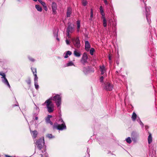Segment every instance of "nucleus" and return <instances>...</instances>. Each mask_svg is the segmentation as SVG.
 <instances>
[{
  "instance_id": "obj_1",
  "label": "nucleus",
  "mask_w": 157,
  "mask_h": 157,
  "mask_svg": "<svg viewBox=\"0 0 157 157\" xmlns=\"http://www.w3.org/2000/svg\"><path fill=\"white\" fill-rule=\"evenodd\" d=\"M52 128L53 130L57 129L59 130H62L66 128V126L64 123L61 124H58L57 123H55L53 125Z\"/></svg>"
},
{
  "instance_id": "obj_2",
  "label": "nucleus",
  "mask_w": 157,
  "mask_h": 157,
  "mask_svg": "<svg viewBox=\"0 0 157 157\" xmlns=\"http://www.w3.org/2000/svg\"><path fill=\"white\" fill-rule=\"evenodd\" d=\"M44 144V139L40 138L37 140L35 143L36 146L39 150H41Z\"/></svg>"
},
{
  "instance_id": "obj_3",
  "label": "nucleus",
  "mask_w": 157,
  "mask_h": 157,
  "mask_svg": "<svg viewBox=\"0 0 157 157\" xmlns=\"http://www.w3.org/2000/svg\"><path fill=\"white\" fill-rule=\"evenodd\" d=\"M74 31V26L73 24H71L69 25L67 29L66 35L68 38L70 37V34L73 33Z\"/></svg>"
},
{
  "instance_id": "obj_4",
  "label": "nucleus",
  "mask_w": 157,
  "mask_h": 157,
  "mask_svg": "<svg viewBox=\"0 0 157 157\" xmlns=\"http://www.w3.org/2000/svg\"><path fill=\"white\" fill-rule=\"evenodd\" d=\"M53 100L56 102V105L59 107L61 104V98L60 95L57 94L53 97Z\"/></svg>"
},
{
  "instance_id": "obj_5",
  "label": "nucleus",
  "mask_w": 157,
  "mask_h": 157,
  "mask_svg": "<svg viewBox=\"0 0 157 157\" xmlns=\"http://www.w3.org/2000/svg\"><path fill=\"white\" fill-rule=\"evenodd\" d=\"M87 59L88 56L87 54L86 53H84L81 60V62L82 64L84 65L85 63L87 62Z\"/></svg>"
},
{
  "instance_id": "obj_6",
  "label": "nucleus",
  "mask_w": 157,
  "mask_h": 157,
  "mask_svg": "<svg viewBox=\"0 0 157 157\" xmlns=\"http://www.w3.org/2000/svg\"><path fill=\"white\" fill-rule=\"evenodd\" d=\"M113 86L112 84L109 82H107L105 84V89L107 90L111 91Z\"/></svg>"
},
{
  "instance_id": "obj_7",
  "label": "nucleus",
  "mask_w": 157,
  "mask_h": 157,
  "mask_svg": "<svg viewBox=\"0 0 157 157\" xmlns=\"http://www.w3.org/2000/svg\"><path fill=\"white\" fill-rule=\"evenodd\" d=\"M72 42L75 46L77 48H79L81 46L79 40H72Z\"/></svg>"
},
{
  "instance_id": "obj_8",
  "label": "nucleus",
  "mask_w": 157,
  "mask_h": 157,
  "mask_svg": "<svg viewBox=\"0 0 157 157\" xmlns=\"http://www.w3.org/2000/svg\"><path fill=\"white\" fill-rule=\"evenodd\" d=\"M90 48V45L88 41H85V49L86 51H89Z\"/></svg>"
},
{
  "instance_id": "obj_9",
  "label": "nucleus",
  "mask_w": 157,
  "mask_h": 157,
  "mask_svg": "<svg viewBox=\"0 0 157 157\" xmlns=\"http://www.w3.org/2000/svg\"><path fill=\"white\" fill-rule=\"evenodd\" d=\"M48 111L49 113L52 112L53 111V105H50L47 106Z\"/></svg>"
},
{
  "instance_id": "obj_10",
  "label": "nucleus",
  "mask_w": 157,
  "mask_h": 157,
  "mask_svg": "<svg viewBox=\"0 0 157 157\" xmlns=\"http://www.w3.org/2000/svg\"><path fill=\"white\" fill-rule=\"evenodd\" d=\"M58 33V29H54L53 30V34L54 36L55 37V38L56 39H59L58 38H57Z\"/></svg>"
},
{
  "instance_id": "obj_11",
  "label": "nucleus",
  "mask_w": 157,
  "mask_h": 157,
  "mask_svg": "<svg viewBox=\"0 0 157 157\" xmlns=\"http://www.w3.org/2000/svg\"><path fill=\"white\" fill-rule=\"evenodd\" d=\"M101 18L103 20V26L105 27L107 26V20L105 16L101 17Z\"/></svg>"
},
{
  "instance_id": "obj_12",
  "label": "nucleus",
  "mask_w": 157,
  "mask_h": 157,
  "mask_svg": "<svg viewBox=\"0 0 157 157\" xmlns=\"http://www.w3.org/2000/svg\"><path fill=\"white\" fill-rule=\"evenodd\" d=\"M152 142V136L151 133L149 132V136L148 137V142L149 144H150Z\"/></svg>"
},
{
  "instance_id": "obj_13",
  "label": "nucleus",
  "mask_w": 157,
  "mask_h": 157,
  "mask_svg": "<svg viewBox=\"0 0 157 157\" xmlns=\"http://www.w3.org/2000/svg\"><path fill=\"white\" fill-rule=\"evenodd\" d=\"M100 69L101 71V75L104 74L105 72V69L104 66L100 67Z\"/></svg>"
},
{
  "instance_id": "obj_14",
  "label": "nucleus",
  "mask_w": 157,
  "mask_h": 157,
  "mask_svg": "<svg viewBox=\"0 0 157 157\" xmlns=\"http://www.w3.org/2000/svg\"><path fill=\"white\" fill-rule=\"evenodd\" d=\"M99 9L100 12L102 16L101 17L105 16V14L104 12L103 9L102 7L101 6H100V7Z\"/></svg>"
},
{
  "instance_id": "obj_15",
  "label": "nucleus",
  "mask_w": 157,
  "mask_h": 157,
  "mask_svg": "<svg viewBox=\"0 0 157 157\" xmlns=\"http://www.w3.org/2000/svg\"><path fill=\"white\" fill-rule=\"evenodd\" d=\"M2 81L5 84L7 85L9 88H10V85L6 78H4V80H3Z\"/></svg>"
},
{
  "instance_id": "obj_16",
  "label": "nucleus",
  "mask_w": 157,
  "mask_h": 157,
  "mask_svg": "<svg viewBox=\"0 0 157 157\" xmlns=\"http://www.w3.org/2000/svg\"><path fill=\"white\" fill-rule=\"evenodd\" d=\"M35 7L38 11L39 12H41L42 11V9L41 7L39 5H36Z\"/></svg>"
},
{
  "instance_id": "obj_17",
  "label": "nucleus",
  "mask_w": 157,
  "mask_h": 157,
  "mask_svg": "<svg viewBox=\"0 0 157 157\" xmlns=\"http://www.w3.org/2000/svg\"><path fill=\"white\" fill-rule=\"evenodd\" d=\"M45 103H46L47 104V106H49V105H53L52 104V102L51 101L50 99H49L47 100L45 102Z\"/></svg>"
},
{
  "instance_id": "obj_18",
  "label": "nucleus",
  "mask_w": 157,
  "mask_h": 157,
  "mask_svg": "<svg viewBox=\"0 0 157 157\" xmlns=\"http://www.w3.org/2000/svg\"><path fill=\"white\" fill-rule=\"evenodd\" d=\"M71 9L69 7L67 9V17H70V14L71 13Z\"/></svg>"
},
{
  "instance_id": "obj_19",
  "label": "nucleus",
  "mask_w": 157,
  "mask_h": 157,
  "mask_svg": "<svg viewBox=\"0 0 157 157\" xmlns=\"http://www.w3.org/2000/svg\"><path fill=\"white\" fill-rule=\"evenodd\" d=\"M77 31L78 32L80 30V21L79 20H78L77 21Z\"/></svg>"
},
{
  "instance_id": "obj_20",
  "label": "nucleus",
  "mask_w": 157,
  "mask_h": 157,
  "mask_svg": "<svg viewBox=\"0 0 157 157\" xmlns=\"http://www.w3.org/2000/svg\"><path fill=\"white\" fill-rule=\"evenodd\" d=\"M72 54V52H71L68 51H67L66 53L65 56H64V58H67L68 57V55L70 56Z\"/></svg>"
},
{
  "instance_id": "obj_21",
  "label": "nucleus",
  "mask_w": 157,
  "mask_h": 157,
  "mask_svg": "<svg viewBox=\"0 0 157 157\" xmlns=\"http://www.w3.org/2000/svg\"><path fill=\"white\" fill-rule=\"evenodd\" d=\"M136 114L135 113L133 112L132 113V119L134 121H135L136 119Z\"/></svg>"
},
{
  "instance_id": "obj_22",
  "label": "nucleus",
  "mask_w": 157,
  "mask_h": 157,
  "mask_svg": "<svg viewBox=\"0 0 157 157\" xmlns=\"http://www.w3.org/2000/svg\"><path fill=\"white\" fill-rule=\"evenodd\" d=\"M74 53L75 56L77 57H80L81 56L80 53L79 52H77L76 51H74Z\"/></svg>"
},
{
  "instance_id": "obj_23",
  "label": "nucleus",
  "mask_w": 157,
  "mask_h": 157,
  "mask_svg": "<svg viewBox=\"0 0 157 157\" xmlns=\"http://www.w3.org/2000/svg\"><path fill=\"white\" fill-rule=\"evenodd\" d=\"M31 69L34 75H35V74H36V68L33 67H31Z\"/></svg>"
},
{
  "instance_id": "obj_24",
  "label": "nucleus",
  "mask_w": 157,
  "mask_h": 157,
  "mask_svg": "<svg viewBox=\"0 0 157 157\" xmlns=\"http://www.w3.org/2000/svg\"><path fill=\"white\" fill-rule=\"evenodd\" d=\"M52 7L53 11H54L56 10V4L55 3H53L52 4Z\"/></svg>"
},
{
  "instance_id": "obj_25",
  "label": "nucleus",
  "mask_w": 157,
  "mask_h": 157,
  "mask_svg": "<svg viewBox=\"0 0 157 157\" xmlns=\"http://www.w3.org/2000/svg\"><path fill=\"white\" fill-rule=\"evenodd\" d=\"M41 5L44 6V9L45 10H47L48 8H47V6L46 5L45 3L44 2H43L42 3H41Z\"/></svg>"
},
{
  "instance_id": "obj_26",
  "label": "nucleus",
  "mask_w": 157,
  "mask_h": 157,
  "mask_svg": "<svg viewBox=\"0 0 157 157\" xmlns=\"http://www.w3.org/2000/svg\"><path fill=\"white\" fill-rule=\"evenodd\" d=\"M126 142L129 143L130 144L132 142V140L131 138L130 137H128L127 139H126Z\"/></svg>"
},
{
  "instance_id": "obj_27",
  "label": "nucleus",
  "mask_w": 157,
  "mask_h": 157,
  "mask_svg": "<svg viewBox=\"0 0 157 157\" xmlns=\"http://www.w3.org/2000/svg\"><path fill=\"white\" fill-rule=\"evenodd\" d=\"M94 51L95 50L93 48H91L90 51V55H93V53Z\"/></svg>"
},
{
  "instance_id": "obj_28",
  "label": "nucleus",
  "mask_w": 157,
  "mask_h": 157,
  "mask_svg": "<svg viewBox=\"0 0 157 157\" xmlns=\"http://www.w3.org/2000/svg\"><path fill=\"white\" fill-rule=\"evenodd\" d=\"M93 10H91L90 12V20H92V18L93 17Z\"/></svg>"
},
{
  "instance_id": "obj_29",
  "label": "nucleus",
  "mask_w": 157,
  "mask_h": 157,
  "mask_svg": "<svg viewBox=\"0 0 157 157\" xmlns=\"http://www.w3.org/2000/svg\"><path fill=\"white\" fill-rule=\"evenodd\" d=\"M35 86L36 89H38L39 88V85L38 84L37 82H35Z\"/></svg>"
},
{
  "instance_id": "obj_30",
  "label": "nucleus",
  "mask_w": 157,
  "mask_h": 157,
  "mask_svg": "<svg viewBox=\"0 0 157 157\" xmlns=\"http://www.w3.org/2000/svg\"><path fill=\"white\" fill-rule=\"evenodd\" d=\"M82 4L83 6H85L87 4V2L86 0H82Z\"/></svg>"
},
{
  "instance_id": "obj_31",
  "label": "nucleus",
  "mask_w": 157,
  "mask_h": 157,
  "mask_svg": "<svg viewBox=\"0 0 157 157\" xmlns=\"http://www.w3.org/2000/svg\"><path fill=\"white\" fill-rule=\"evenodd\" d=\"M0 75L2 76V78H3V79L6 78V75L4 73H1L0 72Z\"/></svg>"
},
{
  "instance_id": "obj_32",
  "label": "nucleus",
  "mask_w": 157,
  "mask_h": 157,
  "mask_svg": "<svg viewBox=\"0 0 157 157\" xmlns=\"http://www.w3.org/2000/svg\"><path fill=\"white\" fill-rule=\"evenodd\" d=\"M35 76V78H34V82H37V80H38V77L37 76L36 74H35V75H34Z\"/></svg>"
},
{
  "instance_id": "obj_33",
  "label": "nucleus",
  "mask_w": 157,
  "mask_h": 157,
  "mask_svg": "<svg viewBox=\"0 0 157 157\" xmlns=\"http://www.w3.org/2000/svg\"><path fill=\"white\" fill-rule=\"evenodd\" d=\"M33 136L36 137L37 135V132L36 131H34L33 132Z\"/></svg>"
},
{
  "instance_id": "obj_34",
  "label": "nucleus",
  "mask_w": 157,
  "mask_h": 157,
  "mask_svg": "<svg viewBox=\"0 0 157 157\" xmlns=\"http://www.w3.org/2000/svg\"><path fill=\"white\" fill-rule=\"evenodd\" d=\"M26 82L29 85H30L31 82V81L30 78H28L27 80L26 81Z\"/></svg>"
},
{
  "instance_id": "obj_35",
  "label": "nucleus",
  "mask_w": 157,
  "mask_h": 157,
  "mask_svg": "<svg viewBox=\"0 0 157 157\" xmlns=\"http://www.w3.org/2000/svg\"><path fill=\"white\" fill-rule=\"evenodd\" d=\"M45 120L46 122L47 123H48L50 121V119L48 118L47 117L45 118Z\"/></svg>"
},
{
  "instance_id": "obj_36",
  "label": "nucleus",
  "mask_w": 157,
  "mask_h": 157,
  "mask_svg": "<svg viewBox=\"0 0 157 157\" xmlns=\"http://www.w3.org/2000/svg\"><path fill=\"white\" fill-rule=\"evenodd\" d=\"M47 136L49 138H51L53 137V136H52V134H48L47 135Z\"/></svg>"
},
{
  "instance_id": "obj_37",
  "label": "nucleus",
  "mask_w": 157,
  "mask_h": 157,
  "mask_svg": "<svg viewBox=\"0 0 157 157\" xmlns=\"http://www.w3.org/2000/svg\"><path fill=\"white\" fill-rule=\"evenodd\" d=\"M73 65V63L72 62H70L67 64V66H72Z\"/></svg>"
},
{
  "instance_id": "obj_38",
  "label": "nucleus",
  "mask_w": 157,
  "mask_h": 157,
  "mask_svg": "<svg viewBox=\"0 0 157 157\" xmlns=\"http://www.w3.org/2000/svg\"><path fill=\"white\" fill-rule=\"evenodd\" d=\"M103 76H101L100 78V81L101 82H102L103 81Z\"/></svg>"
},
{
  "instance_id": "obj_39",
  "label": "nucleus",
  "mask_w": 157,
  "mask_h": 157,
  "mask_svg": "<svg viewBox=\"0 0 157 157\" xmlns=\"http://www.w3.org/2000/svg\"><path fill=\"white\" fill-rule=\"evenodd\" d=\"M70 40H66V42L67 44L69 45L70 44Z\"/></svg>"
},
{
  "instance_id": "obj_40",
  "label": "nucleus",
  "mask_w": 157,
  "mask_h": 157,
  "mask_svg": "<svg viewBox=\"0 0 157 157\" xmlns=\"http://www.w3.org/2000/svg\"><path fill=\"white\" fill-rule=\"evenodd\" d=\"M47 117H48V118L50 119V118H51L52 117V115H48L47 116Z\"/></svg>"
},
{
  "instance_id": "obj_41",
  "label": "nucleus",
  "mask_w": 157,
  "mask_h": 157,
  "mask_svg": "<svg viewBox=\"0 0 157 157\" xmlns=\"http://www.w3.org/2000/svg\"><path fill=\"white\" fill-rule=\"evenodd\" d=\"M29 59H30V60H31L33 62L34 61V59H33L32 58H29Z\"/></svg>"
},
{
  "instance_id": "obj_42",
  "label": "nucleus",
  "mask_w": 157,
  "mask_h": 157,
  "mask_svg": "<svg viewBox=\"0 0 157 157\" xmlns=\"http://www.w3.org/2000/svg\"><path fill=\"white\" fill-rule=\"evenodd\" d=\"M5 157H13V156H10V155H5Z\"/></svg>"
},
{
  "instance_id": "obj_43",
  "label": "nucleus",
  "mask_w": 157,
  "mask_h": 157,
  "mask_svg": "<svg viewBox=\"0 0 157 157\" xmlns=\"http://www.w3.org/2000/svg\"><path fill=\"white\" fill-rule=\"evenodd\" d=\"M104 2L105 3V4H108L107 1V0H104Z\"/></svg>"
},
{
  "instance_id": "obj_44",
  "label": "nucleus",
  "mask_w": 157,
  "mask_h": 157,
  "mask_svg": "<svg viewBox=\"0 0 157 157\" xmlns=\"http://www.w3.org/2000/svg\"><path fill=\"white\" fill-rule=\"evenodd\" d=\"M48 123H49L51 125H53V123L51 121Z\"/></svg>"
},
{
  "instance_id": "obj_45",
  "label": "nucleus",
  "mask_w": 157,
  "mask_h": 157,
  "mask_svg": "<svg viewBox=\"0 0 157 157\" xmlns=\"http://www.w3.org/2000/svg\"><path fill=\"white\" fill-rule=\"evenodd\" d=\"M38 1H39V2L41 4L42 3V2H43V1H41V0H38Z\"/></svg>"
},
{
  "instance_id": "obj_46",
  "label": "nucleus",
  "mask_w": 157,
  "mask_h": 157,
  "mask_svg": "<svg viewBox=\"0 0 157 157\" xmlns=\"http://www.w3.org/2000/svg\"><path fill=\"white\" fill-rule=\"evenodd\" d=\"M38 117H35V120H38Z\"/></svg>"
},
{
  "instance_id": "obj_47",
  "label": "nucleus",
  "mask_w": 157,
  "mask_h": 157,
  "mask_svg": "<svg viewBox=\"0 0 157 157\" xmlns=\"http://www.w3.org/2000/svg\"><path fill=\"white\" fill-rule=\"evenodd\" d=\"M109 59L110 60L111 59V58H110V56H109Z\"/></svg>"
},
{
  "instance_id": "obj_48",
  "label": "nucleus",
  "mask_w": 157,
  "mask_h": 157,
  "mask_svg": "<svg viewBox=\"0 0 157 157\" xmlns=\"http://www.w3.org/2000/svg\"><path fill=\"white\" fill-rule=\"evenodd\" d=\"M41 157H43V155L41 154Z\"/></svg>"
},
{
  "instance_id": "obj_49",
  "label": "nucleus",
  "mask_w": 157,
  "mask_h": 157,
  "mask_svg": "<svg viewBox=\"0 0 157 157\" xmlns=\"http://www.w3.org/2000/svg\"><path fill=\"white\" fill-rule=\"evenodd\" d=\"M33 0L34 1H35V2H36V1H37V0Z\"/></svg>"
},
{
  "instance_id": "obj_50",
  "label": "nucleus",
  "mask_w": 157,
  "mask_h": 157,
  "mask_svg": "<svg viewBox=\"0 0 157 157\" xmlns=\"http://www.w3.org/2000/svg\"><path fill=\"white\" fill-rule=\"evenodd\" d=\"M116 72H117V73L118 72L117 71H116Z\"/></svg>"
}]
</instances>
